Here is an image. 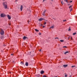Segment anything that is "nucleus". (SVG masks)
Returning <instances> with one entry per match:
<instances>
[{"label":"nucleus","mask_w":77,"mask_h":77,"mask_svg":"<svg viewBox=\"0 0 77 77\" xmlns=\"http://www.w3.org/2000/svg\"><path fill=\"white\" fill-rule=\"evenodd\" d=\"M72 6V5H71V6H70V7H69V8H71V7Z\"/></svg>","instance_id":"32"},{"label":"nucleus","mask_w":77,"mask_h":77,"mask_svg":"<svg viewBox=\"0 0 77 77\" xmlns=\"http://www.w3.org/2000/svg\"><path fill=\"white\" fill-rule=\"evenodd\" d=\"M54 20H56V19H55V18H54Z\"/></svg>","instance_id":"39"},{"label":"nucleus","mask_w":77,"mask_h":77,"mask_svg":"<svg viewBox=\"0 0 77 77\" xmlns=\"http://www.w3.org/2000/svg\"><path fill=\"white\" fill-rule=\"evenodd\" d=\"M20 63L21 65H23L24 64V63L22 61Z\"/></svg>","instance_id":"15"},{"label":"nucleus","mask_w":77,"mask_h":77,"mask_svg":"<svg viewBox=\"0 0 77 77\" xmlns=\"http://www.w3.org/2000/svg\"><path fill=\"white\" fill-rule=\"evenodd\" d=\"M27 37H26V36H24L23 37V39L25 40V39H27Z\"/></svg>","instance_id":"8"},{"label":"nucleus","mask_w":77,"mask_h":77,"mask_svg":"<svg viewBox=\"0 0 77 77\" xmlns=\"http://www.w3.org/2000/svg\"><path fill=\"white\" fill-rule=\"evenodd\" d=\"M63 66L64 68H65L66 67H67V66H68V65H64Z\"/></svg>","instance_id":"9"},{"label":"nucleus","mask_w":77,"mask_h":77,"mask_svg":"<svg viewBox=\"0 0 77 77\" xmlns=\"http://www.w3.org/2000/svg\"><path fill=\"white\" fill-rule=\"evenodd\" d=\"M71 67L72 68H74V67H75V66H72Z\"/></svg>","instance_id":"27"},{"label":"nucleus","mask_w":77,"mask_h":77,"mask_svg":"<svg viewBox=\"0 0 77 77\" xmlns=\"http://www.w3.org/2000/svg\"><path fill=\"white\" fill-rule=\"evenodd\" d=\"M23 5H21L20 7V10L21 11H22V10H23Z\"/></svg>","instance_id":"6"},{"label":"nucleus","mask_w":77,"mask_h":77,"mask_svg":"<svg viewBox=\"0 0 77 77\" xmlns=\"http://www.w3.org/2000/svg\"><path fill=\"white\" fill-rule=\"evenodd\" d=\"M45 12H43V14L42 15H43V16H44V15H45Z\"/></svg>","instance_id":"12"},{"label":"nucleus","mask_w":77,"mask_h":77,"mask_svg":"<svg viewBox=\"0 0 77 77\" xmlns=\"http://www.w3.org/2000/svg\"><path fill=\"white\" fill-rule=\"evenodd\" d=\"M60 42H63V41H64V40H60Z\"/></svg>","instance_id":"18"},{"label":"nucleus","mask_w":77,"mask_h":77,"mask_svg":"<svg viewBox=\"0 0 77 77\" xmlns=\"http://www.w3.org/2000/svg\"><path fill=\"white\" fill-rule=\"evenodd\" d=\"M35 30L36 31V32H39V30L38 29H35Z\"/></svg>","instance_id":"14"},{"label":"nucleus","mask_w":77,"mask_h":77,"mask_svg":"<svg viewBox=\"0 0 77 77\" xmlns=\"http://www.w3.org/2000/svg\"><path fill=\"white\" fill-rule=\"evenodd\" d=\"M76 34V32H75L73 33V35H75Z\"/></svg>","instance_id":"20"},{"label":"nucleus","mask_w":77,"mask_h":77,"mask_svg":"<svg viewBox=\"0 0 77 77\" xmlns=\"http://www.w3.org/2000/svg\"><path fill=\"white\" fill-rule=\"evenodd\" d=\"M4 33H5V32H4V31H3V29H1V32H0L1 34L2 35H3V34H4Z\"/></svg>","instance_id":"2"},{"label":"nucleus","mask_w":77,"mask_h":77,"mask_svg":"<svg viewBox=\"0 0 77 77\" xmlns=\"http://www.w3.org/2000/svg\"><path fill=\"white\" fill-rule=\"evenodd\" d=\"M72 1H70V3H72Z\"/></svg>","instance_id":"35"},{"label":"nucleus","mask_w":77,"mask_h":77,"mask_svg":"<svg viewBox=\"0 0 77 77\" xmlns=\"http://www.w3.org/2000/svg\"><path fill=\"white\" fill-rule=\"evenodd\" d=\"M66 21V20H63V21H64V22H65V21Z\"/></svg>","instance_id":"23"},{"label":"nucleus","mask_w":77,"mask_h":77,"mask_svg":"<svg viewBox=\"0 0 77 77\" xmlns=\"http://www.w3.org/2000/svg\"><path fill=\"white\" fill-rule=\"evenodd\" d=\"M3 5L4 7V8L5 9H7V3L6 2H4L3 3Z\"/></svg>","instance_id":"1"},{"label":"nucleus","mask_w":77,"mask_h":77,"mask_svg":"<svg viewBox=\"0 0 77 77\" xmlns=\"http://www.w3.org/2000/svg\"><path fill=\"white\" fill-rule=\"evenodd\" d=\"M6 16V15L4 14H1V17H5Z\"/></svg>","instance_id":"3"},{"label":"nucleus","mask_w":77,"mask_h":77,"mask_svg":"<svg viewBox=\"0 0 77 77\" xmlns=\"http://www.w3.org/2000/svg\"><path fill=\"white\" fill-rule=\"evenodd\" d=\"M29 65V64L28 63L26 62V63L25 64V65L26 66H28V65Z\"/></svg>","instance_id":"10"},{"label":"nucleus","mask_w":77,"mask_h":77,"mask_svg":"<svg viewBox=\"0 0 77 77\" xmlns=\"http://www.w3.org/2000/svg\"><path fill=\"white\" fill-rule=\"evenodd\" d=\"M68 6L69 5V4H68Z\"/></svg>","instance_id":"47"},{"label":"nucleus","mask_w":77,"mask_h":77,"mask_svg":"<svg viewBox=\"0 0 77 77\" xmlns=\"http://www.w3.org/2000/svg\"><path fill=\"white\" fill-rule=\"evenodd\" d=\"M16 1L17 2V1H18V0H16Z\"/></svg>","instance_id":"46"},{"label":"nucleus","mask_w":77,"mask_h":77,"mask_svg":"<svg viewBox=\"0 0 77 77\" xmlns=\"http://www.w3.org/2000/svg\"><path fill=\"white\" fill-rule=\"evenodd\" d=\"M46 22H45L44 23V25H45V24H46Z\"/></svg>","instance_id":"24"},{"label":"nucleus","mask_w":77,"mask_h":77,"mask_svg":"<svg viewBox=\"0 0 77 77\" xmlns=\"http://www.w3.org/2000/svg\"><path fill=\"white\" fill-rule=\"evenodd\" d=\"M40 73L41 74H44V71L43 70H42L41 71Z\"/></svg>","instance_id":"7"},{"label":"nucleus","mask_w":77,"mask_h":77,"mask_svg":"<svg viewBox=\"0 0 77 77\" xmlns=\"http://www.w3.org/2000/svg\"><path fill=\"white\" fill-rule=\"evenodd\" d=\"M42 26V24H41V25H40V26Z\"/></svg>","instance_id":"36"},{"label":"nucleus","mask_w":77,"mask_h":77,"mask_svg":"<svg viewBox=\"0 0 77 77\" xmlns=\"http://www.w3.org/2000/svg\"><path fill=\"white\" fill-rule=\"evenodd\" d=\"M44 27H45V26H43V27L44 28Z\"/></svg>","instance_id":"40"},{"label":"nucleus","mask_w":77,"mask_h":77,"mask_svg":"<svg viewBox=\"0 0 77 77\" xmlns=\"http://www.w3.org/2000/svg\"><path fill=\"white\" fill-rule=\"evenodd\" d=\"M45 0H43V2H44V1H45Z\"/></svg>","instance_id":"37"},{"label":"nucleus","mask_w":77,"mask_h":77,"mask_svg":"<svg viewBox=\"0 0 77 77\" xmlns=\"http://www.w3.org/2000/svg\"><path fill=\"white\" fill-rule=\"evenodd\" d=\"M42 77H47L46 75H43Z\"/></svg>","instance_id":"22"},{"label":"nucleus","mask_w":77,"mask_h":77,"mask_svg":"<svg viewBox=\"0 0 77 77\" xmlns=\"http://www.w3.org/2000/svg\"><path fill=\"white\" fill-rule=\"evenodd\" d=\"M50 28L51 29H54V26H51L50 27Z\"/></svg>","instance_id":"13"},{"label":"nucleus","mask_w":77,"mask_h":77,"mask_svg":"<svg viewBox=\"0 0 77 77\" xmlns=\"http://www.w3.org/2000/svg\"><path fill=\"white\" fill-rule=\"evenodd\" d=\"M7 17L9 20H11V17H10V16L9 15H7Z\"/></svg>","instance_id":"4"},{"label":"nucleus","mask_w":77,"mask_h":77,"mask_svg":"<svg viewBox=\"0 0 77 77\" xmlns=\"http://www.w3.org/2000/svg\"><path fill=\"white\" fill-rule=\"evenodd\" d=\"M64 1L65 2H66L67 3H68V1H67V0H64Z\"/></svg>","instance_id":"16"},{"label":"nucleus","mask_w":77,"mask_h":77,"mask_svg":"<svg viewBox=\"0 0 77 77\" xmlns=\"http://www.w3.org/2000/svg\"><path fill=\"white\" fill-rule=\"evenodd\" d=\"M72 8H71L70 10V12H71V11H72Z\"/></svg>","instance_id":"21"},{"label":"nucleus","mask_w":77,"mask_h":77,"mask_svg":"<svg viewBox=\"0 0 77 77\" xmlns=\"http://www.w3.org/2000/svg\"><path fill=\"white\" fill-rule=\"evenodd\" d=\"M40 51H41V49H40V50H39Z\"/></svg>","instance_id":"38"},{"label":"nucleus","mask_w":77,"mask_h":77,"mask_svg":"<svg viewBox=\"0 0 77 77\" xmlns=\"http://www.w3.org/2000/svg\"><path fill=\"white\" fill-rule=\"evenodd\" d=\"M69 77H71V75L69 76Z\"/></svg>","instance_id":"44"},{"label":"nucleus","mask_w":77,"mask_h":77,"mask_svg":"<svg viewBox=\"0 0 77 77\" xmlns=\"http://www.w3.org/2000/svg\"><path fill=\"white\" fill-rule=\"evenodd\" d=\"M39 35H41V33L39 32Z\"/></svg>","instance_id":"29"},{"label":"nucleus","mask_w":77,"mask_h":77,"mask_svg":"<svg viewBox=\"0 0 77 77\" xmlns=\"http://www.w3.org/2000/svg\"><path fill=\"white\" fill-rule=\"evenodd\" d=\"M3 36H1V39H3Z\"/></svg>","instance_id":"17"},{"label":"nucleus","mask_w":77,"mask_h":77,"mask_svg":"<svg viewBox=\"0 0 77 77\" xmlns=\"http://www.w3.org/2000/svg\"><path fill=\"white\" fill-rule=\"evenodd\" d=\"M11 55L12 56V55H13V54H11Z\"/></svg>","instance_id":"45"},{"label":"nucleus","mask_w":77,"mask_h":77,"mask_svg":"<svg viewBox=\"0 0 77 77\" xmlns=\"http://www.w3.org/2000/svg\"><path fill=\"white\" fill-rule=\"evenodd\" d=\"M37 75V77H39V76H40V75L39 74H38Z\"/></svg>","instance_id":"28"},{"label":"nucleus","mask_w":77,"mask_h":77,"mask_svg":"<svg viewBox=\"0 0 77 77\" xmlns=\"http://www.w3.org/2000/svg\"><path fill=\"white\" fill-rule=\"evenodd\" d=\"M71 31V29H68V31Z\"/></svg>","instance_id":"30"},{"label":"nucleus","mask_w":77,"mask_h":77,"mask_svg":"<svg viewBox=\"0 0 77 77\" xmlns=\"http://www.w3.org/2000/svg\"><path fill=\"white\" fill-rule=\"evenodd\" d=\"M69 53V51H66L64 53L65 54H67V53Z\"/></svg>","instance_id":"11"},{"label":"nucleus","mask_w":77,"mask_h":77,"mask_svg":"<svg viewBox=\"0 0 77 77\" xmlns=\"http://www.w3.org/2000/svg\"><path fill=\"white\" fill-rule=\"evenodd\" d=\"M71 38V37H68V39H69V38Z\"/></svg>","instance_id":"33"},{"label":"nucleus","mask_w":77,"mask_h":77,"mask_svg":"<svg viewBox=\"0 0 77 77\" xmlns=\"http://www.w3.org/2000/svg\"><path fill=\"white\" fill-rule=\"evenodd\" d=\"M61 3L62 5H63V4H64L63 3V1H62L61 2Z\"/></svg>","instance_id":"19"},{"label":"nucleus","mask_w":77,"mask_h":77,"mask_svg":"<svg viewBox=\"0 0 77 77\" xmlns=\"http://www.w3.org/2000/svg\"><path fill=\"white\" fill-rule=\"evenodd\" d=\"M65 77H67V75L65 74Z\"/></svg>","instance_id":"25"},{"label":"nucleus","mask_w":77,"mask_h":77,"mask_svg":"<svg viewBox=\"0 0 77 77\" xmlns=\"http://www.w3.org/2000/svg\"><path fill=\"white\" fill-rule=\"evenodd\" d=\"M72 39V38L71 37V39Z\"/></svg>","instance_id":"42"},{"label":"nucleus","mask_w":77,"mask_h":77,"mask_svg":"<svg viewBox=\"0 0 77 77\" xmlns=\"http://www.w3.org/2000/svg\"><path fill=\"white\" fill-rule=\"evenodd\" d=\"M29 21H28V23H29Z\"/></svg>","instance_id":"43"},{"label":"nucleus","mask_w":77,"mask_h":77,"mask_svg":"<svg viewBox=\"0 0 77 77\" xmlns=\"http://www.w3.org/2000/svg\"><path fill=\"white\" fill-rule=\"evenodd\" d=\"M66 48V46H63V48Z\"/></svg>","instance_id":"31"},{"label":"nucleus","mask_w":77,"mask_h":77,"mask_svg":"<svg viewBox=\"0 0 77 77\" xmlns=\"http://www.w3.org/2000/svg\"><path fill=\"white\" fill-rule=\"evenodd\" d=\"M3 46H6V45H4Z\"/></svg>","instance_id":"41"},{"label":"nucleus","mask_w":77,"mask_h":77,"mask_svg":"<svg viewBox=\"0 0 77 77\" xmlns=\"http://www.w3.org/2000/svg\"><path fill=\"white\" fill-rule=\"evenodd\" d=\"M46 11H47V10H45V11L43 12L45 13V12H46Z\"/></svg>","instance_id":"26"},{"label":"nucleus","mask_w":77,"mask_h":77,"mask_svg":"<svg viewBox=\"0 0 77 77\" xmlns=\"http://www.w3.org/2000/svg\"><path fill=\"white\" fill-rule=\"evenodd\" d=\"M44 20V19L42 18H41L38 20V21H42V20Z\"/></svg>","instance_id":"5"},{"label":"nucleus","mask_w":77,"mask_h":77,"mask_svg":"<svg viewBox=\"0 0 77 77\" xmlns=\"http://www.w3.org/2000/svg\"><path fill=\"white\" fill-rule=\"evenodd\" d=\"M13 62H14V61H13Z\"/></svg>","instance_id":"48"},{"label":"nucleus","mask_w":77,"mask_h":77,"mask_svg":"<svg viewBox=\"0 0 77 77\" xmlns=\"http://www.w3.org/2000/svg\"><path fill=\"white\" fill-rule=\"evenodd\" d=\"M55 39H59V38H57H57H55Z\"/></svg>","instance_id":"34"}]
</instances>
